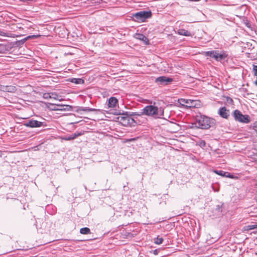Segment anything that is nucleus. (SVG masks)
<instances>
[{
    "label": "nucleus",
    "instance_id": "79ce46f5",
    "mask_svg": "<svg viewBox=\"0 0 257 257\" xmlns=\"http://www.w3.org/2000/svg\"><path fill=\"white\" fill-rule=\"evenodd\" d=\"M131 115H138L140 116L141 114L137 113V112L134 113V114H131Z\"/></svg>",
    "mask_w": 257,
    "mask_h": 257
},
{
    "label": "nucleus",
    "instance_id": "c03bdc74",
    "mask_svg": "<svg viewBox=\"0 0 257 257\" xmlns=\"http://www.w3.org/2000/svg\"><path fill=\"white\" fill-rule=\"evenodd\" d=\"M246 26L248 27H249V26H248V24H247Z\"/></svg>",
    "mask_w": 257,
    "mask_h": 257
},
{
    "label": "nucleus",
    "instance_id": "dca6fc26",
    "mask_svg": "<svg viewBox=\"0 0 257 257\" xmlns=\"http://www.w3.org/2000/svg\"><path fill=\"white\" fill-rule=\"evenodd\" d=\"M117 99L114 97H111L108 101V106L109 107H114L117 103Z\"/></svg>",
    "mask_w": 257,
    "mask_h": 257
},
{
    "label": "nucleus",
    "instance_id": "9d476101",
    "mask_svg": "<svg viewBox=\"0 0 257 257\" xmlns=\"http://www.w3.org/2000/svg\"><path fill=\"white\" fill-rule=\"evenodd\" d=\"M218 113L221 117L227 119L229 116V110L224 106L221 107L219 109Z\"/></svg>",
    "mask_w": 257,
    "mask_h": 257
},
{
    "label": "nucleus",
    "instance_id": "b1692460",
    "mask_svg": "<svg viewBox=\"0 0 257 257\" xmlns=\"http://www.w3.org/2000/svg\"><path fill=\"white\" fill-rule=\"evenodd\" d=\"M6 51V46L4 44H0V54H4Z\"/></svg>",
    "mask_w": 257,
    "mask_h": 257
},
{
    "label": "nucleus",
    "instance_id": "4be33fe9",
    "mask_svg": "<svg viewBox=\"0 0 257 257\" xmlns=\"http://www.w3.org/2000/svg\"><path fill=\"white\" fill-rule=\"evenodd\" d=\"M26 39L24 38L20 40L16 41V44L17 46H21L26 42Z\"/></svg>",
    "mask_w": 257,
    "mask_h": 257
},
{
    "label": "nucleus",
    "instance_id": "a878e982",
    "mask_svg": "<svg viewBox=\"0 0 257 257\" xmlns=\"http://www.w3.org/2000/svg\"><path fill=\"white\" fill-rule=\"evenodd\" d=\"M83 134L82 132H76L73 134L71 135L72 137L73 138V140L76 139L77 137L80 136Z\"/></svg>",
    "mask_w": 257,
    "mask_h": 257
},
{
    "label": "nucleus",
    "instance_id": "f8f14e48",
    "mask_svg": "<svg viewBox=\"0 0 257 257\" xmlns=\"http://www.w3.org/2000/svg\"><path fill=\"white\" fill-rule=\"evenodd\" d=\"M83 111L86 112H90V111H101V110L99 109L92 108H89L88 107H82L79 106L77 107L76 111L78 113H79L80 111Z\"/></svg>",
    "mask_w": 257,
    "mask_h": 257
},
{
    "label": "nucleus",
    "instance_id": "6e6552de",
    "mask_svg": "<svg viewBox=\"0 0 257 257\" xmlns=\"http://www.w3.org/2000/svg\"><path fill=\"white\" fill-rule=\"evenodd\" d=\"M178 102L183 106L187 107H193L195 106V101L190 99L180 98L178 99Z\"/></svg>",
    "mask_w": 257,
    "mask_h": 257
},
{
    "label": "nucleus",
    "instance_id": "f257e3e1",
    "mask_svg": "<svg viewBox=\"0 0 257 257\" xmlns=\"http://www.w3.org/2000/svg\"><path fill=\"white\" fill-rule=\"evenodd\" d=\"M196 126L202 129H208L215 124L216 121L214 118L200 114L195 116Z\"/></svg>",
    "mask_w": 257,
    "mask_h": 257
},
{
    "label": "nucleus",
    "instance_id": "f704fd0d",
    "mask_svg": "<svg viewBox=\"0 0 257 257\" xmlns=\"http://www.w3.org/2000/svg\"><path fill=\"white\" fill-rule=\"evenodd\" d=\"M253 128L257 132V121H255L253 123Z\"/></svg>",
    "mask_w": 257,
    "mask_h": 257
},
{
    "label": "nucleus",
    "instance_id": "a211bd4d",
    "mask_svg": "<svg viewBox=\"0 0 257 257\" xmlns=\"http://www.w3.org/2000/svg\"><path fill=\"white\" fill-rule=\"evenodd\" d=\"M71 82L74 83L75 84H83L84 83V80L81 78H72L71 81Z\"/></svg>",
    "mask_w": 257,
    "mask_h": 257
},
{
    "label": "nucleus",
    "instance_id": "20e7f679",
    "mask_svg": "<svg viewBox=\"0 0 257 257\" xmlns=\"http://www.w3.org/2000/svg\"><path fill=\"white\" fill-rule=\"evenodd\" d=\"M232 115L235 121L239 122L247 123L250 122V118L248 115H243L238 109L233 111Z\"/></svg>",
    "mask_w": 257,
    "mask_h": 257
},
{
    "label": "nucleus",
    "instance_id": "ea45409f",
    "mask_svg": "<svg viewBox=\"0 0 257 257\" xmlns=\"http://www.w3.org/2000/svg\"><path fill=\"white\" fill-rule=\"evenodd\" d=\"M25 39L27 41L28 40H29L30 39H33V37H32V35H30V36H28L25 37Z\"/></svg>",
    "mask_w": 257,
    "mask_h": 257
},
{
    "label": "nucleus",
    "instance_id": "473e14b6",
    "mask_svg": "<svg viewBox=\"0 0 257 257\" xmlns=\"http://www.w3.org/2000/svg\"><path fill=\"white\" fill-rule=\"evenodd\" d=\"M226 174H225V175H224L225 177H227V178H233V175L230 174L228 172H226Z\"/></svg>",
    "mask_w": 257,
    "mask_h": 257
},
{
    "label": "nucleus",
    "instance_id": "39448f33",
    "mask_svg": "<svg viewBox=\"0 0 257 257\" xmlns=\"http://www.w3.org/2000/svg\"><path fill=\"white\" fill-rule=\"evenodd\" d=\"M48 107L52 110L70 111L72 109V106L69 105L52 103H49Z\"/></svg>",
    "mask_w": 257,
    "mask_h": 257
},
{
    "label": "nucleus",
    "instance_id": "412c9836",
    "mask_svg": "<svg viewBox=\"0 0 257 257\" xmlns=\"http://www.w3.org/2000/svg\"><path fill=\"white\" fill-rule=\"evenodd\" d=\"M130 125L128 126H135V125L137 124L138 123L137 121V119L133 118L131 117L130 116Z\"/></svg>",
    "mask_w": 257,
    "mask_h": 257
},
{
    "label": "nucleus",
    "instance_id": "37998d69",
    "mask_svg": "<svg viewBox=\"0 0 257 257\" xmlns=\"http://www.w3.org/2000/svg\"><path fill=\"white\" fill-rule=\"evenodd\" d=\"M2 157V152L0 151V157Z\"/></svg>",
    "mask_w": 257,
    "mask_h": 257
},
{
    "label": "nucleus",
    "instance_id": "ddd939ff",
    "mask_svg": "<svg viewBox=\"0 0 257 257\" xmlns=\"http://www.w3.org/2000/svg\"><path fill=\"white\" fill-rule=\"evenodd\" d=\"M135 38L137 39L144 41L146 44H149V39L144 35L142 34L136 33L135 35Z\"/></svg>",
    "mask_w": 257,
    "mask_h": 257
},
{
    "label": "nucleus",
    "instance_id": "c85d7f7f",
    "mask_svg": "<svg viewBox=\"0 0 257 257\" xmlns=\"http://www.w3.org/2000/svg\"><path fill=\"white\" fill-rule=\"evenodd\" d=\"M250 158L253 162H257V154H253L250 156Z\"/></svg>",
    "mask_w": 257,
    "mask_h": 257
},
{
    "label": "nucleus",
    "instance_id": "423d86ee",
    "mask_svg": "<svg viewBox=\"0 0 257 257\" xmlns=\"http://www.w3.org/2000/svg\"><path fill=\"white\" fill-rule=\"evenodd\" d=\"M25 125L27 127H40L41 126H46V123L45 122L43 121H39L34 119L29 120L28 121L26 122L25 124Z\"/></svg>",
    "mask_w": 257,
    "mask_h": 257
},
{
    "label": "nucleus",
    "instance_id": "5701e85b",
    "mask_svg": "<svg viewBox=\"0 0 257 257\" xmlns=\"http://www.w3.org/2000/svg\"><path fill=\"white\" fill-rule=\"evenodd\" d=\"M245 230H250L257 228V224L248 225L245 226Z\"/></svg>",
    "mask_w": 257,
    "mask_h": 257
},
{
    "label": "nucleus",
    "instance_id": "58836bf2",
    "mask_svg": "<svg viewBox=\"0 0 257 257\" xmlns=\"http://www.w3.org/2000/svg\"><path fill=\"white\" fill-rule=\"evenodd\" d=\"M40 36V35H32V37H33V38H39Z\"/></svg>",
    "mask_w": 257,
    "mask_h": 257
},
{
    "label": "nucleus",
    "instance_id": "0eeeda50",
    "mask_svg": "<svg viewBox=\"0 0 257 257\" xmlns=\"http://www.w3.org/2000/svg\"><path fill=\"white\" fill-rule=\"evenodd\" d=\"M155 81L160 85H167L173 81V79L166 76H160L156 79Z\"/></svg>",
    "mask_w": 257,
    "mask_h": 257
},
{
    "label": "nucleus",
    "instance_id": "aec40b11",
    "mask_svg": "<svg viewBox=\"0 0 257 257\" xmlns=\"http://www.w3.org/2000/svg\"><path fill=\"white\" fill-rule=\"evenodd\" d=\"M154 242L157 244H161L163 243L164 239L163 237L158 235L157 237L154 238Z\"/></svg>",
    "mask_w": 257,
    "mask_h": 257
},
{
    "label": "nucleus",
    "instance_id": "6ab92c4d",
    "mask_svg": "<svg viewBox=\"0 0 257 257\" xmlns=\"http://www.w3.org/2000/svg\"><path fill=\"white\" fill-rule=\"evenodd\" d=\"M80 233L82 234H88L91 233V232L89 228L85 227L80 229Z\"/></svg>",
    "mask_w": 257,
    "mask_h": 257
},
{
    "label": "nucleus",
    "instance_id": "393cba45",
    "mask_svg": "<svg viewBox=\"0 0 257 257\" xmlns=\"http://www.w3.org/2000/svg\"><path fill=\"white\" fill-rule=\"evenodd\" d=\"M60 96L56 92H52L51 93V98H53L54 99H58L61 101V99H59V97Z\"/></svg>",
    "mask_w": 257,
    "mask_h": 257
},
{
    "label": "nucleus",
    "instance_id": "72a5a7b5",
    "mask_svg": "<svg viewBox=\"0 0 257 257\" xmlns=\"http://www.w3.org/2000/svg\"><path fill=\"white\" fill-rule=\"evenodd\" d=\"M137 139H138V138H133L129 139L126 140V142H130L135 141L137 140Z\"/></svg>",
    "mask_w": 257,
    "mask_h": 257
},
{
    "label": "nucleus",
    "instance_id": "7ed1b4c3",
    "mask_svg": "<svg viewBox=\"0 0 257 257\" xmlns=\"http://www.w3.org/2000/svg\"><path fill=\"white\" fill-rule=\"evenodd\" d=\"M152 13L149 11H140L133 15V18L136 22H144L146 19L151 18Z\"/></svg>",
    "mask_w": 257,
    "mask_h": 257
},
{
    "label": "nucleus",
    "instance_id": "a19ab883",
    "mask_svg": "<svg viewBox=\"0 0 257 257\" xmlns=\"http://www.w3.org/2000/svg\"><path fill=\"white\" fill-rule=\"evenodd\" d=\"M5 33L0 29V36H5Z\"/></svg>",
    "mask_w": 257,
    "mask_h": 257
},
{
    "label": "nucleus",
    "instance_id": "f03ea898",
    "mask_svg": "<svg viewBox=\"0 0 257 257\" xmlns=\"http://www.w3.org/2000/svg\"><path fill=\"white\" fill-rule=\"evenodd\" d=\"M141 114H145L149 116H152L155 118H161L164 115V109L162 107L159 108L153 105H147L142 110Z\"/></svg>",
    "mask_w": 257,
    "mask_h": 257
},
{
    "label": "nucleus",
    "instance_id": "7c9ffc66",
    "mask_svg": "<svg viewBox=\"0 0 257 257\" xmlns=\"http://www.w3.org/2000/svg\"><path fill=\"white\" fill-rule=\"evenodd\" d=\"M253 71L254 72V74L256 76V80L255 84L257 85V65H253Z\"/></svg>",
    "mask_w": 257,
    "mask_h": 257
},
{
    "label": "nucleus",
    "instance_id": "bb28decb",
    "mask_svg": "<svg viewBox=\"0 0 257 257\" xmlns=\"http://www.w3.org/2000/svg\"><path fill=\"white\" fill-rule=\"evenodd\" d=\"M214 172L217 175L224 176L225 174H226V173L222 170H214Z\"/></svg>",
    "mask_w": 257,
    "mask_h": 257
},
{
    "label": "nucleus",
    "instance_id": "9b49d317",
    "mask_svg": "<svg viewBox=\"0 0 257 257\" xmlns=\"http://www.w3.org/2000/svg\"><path fill=\"white\" fill-rule=\"evenodd\" d=\"M218 50H212L210 51L205 52L204 55L206 57H210L214 58L216 61L218 60Z\"/></svg>",
    "mask_w": 257,
    "mask_h": 257
},
{
    "label": "nucleus",
    "instance_id": "c756f323",
    "mask_svg": "<svg viewBox=\"0 0 257 257\" xmlns=\"http://www.w3.org/2000/svg\"><path fill=\"white\" fill-rule=\"evenodd\" d=\"M43 97L45 99L51 98V93L46 92L43 94Z\"/></svg>",
    "mask_w": 257,
    "mask_h": 257
},
{
    "label": "nucleus",
    "instance_id": "2f4dec72",
    "mask_svg": "<svg viewBox=\"0 0 257 257\" xmlns=\"http://www.w3.org/2000/svg\"><path fill=\"white\" fill-rule=\"evenodd\" d=\"M215 210L218 212H221L222 211V205H217L216 206Z\"/></svg>",
    "mask_w": 257,
    "mask_h": 257
},
{
    "label": "nucleus",
    "instance_id": "cd10ccee",
    "mask_svg": "<svg viewBox=\"0 0 257 257\" xmlns=\"http://www.w3.org/2000/svg\"><path fill=\"white\" fill-rule=\"evenodd\" d=\"M62 139L65 141H71L73 140V138L72 137L71 135H70L64 137L63 138H62Z\"/></svg>",
    "mask_w": 257,
    "mask_h": 257
},
{
    "label": "nucleus",
    "instance_id": "1a4fd4ad",
    "mask_svg": "<svg viewBox=\"0 0 257 257\" xmlns=\"http://www.w3.org/2000/svg\"><path fill=\"white\" fill-rule=\"evenodd\" d=\"M127 112H125V113H122V114L126 115L125 116H120L117 117L119 122L123 126H127L130 125V116L127 114Z\"/></svg>",
    "mask_w": 257,
    "mask_h": 257
},
{
    "label": "nucleus",
    "instance_id": "f3484780",
    "mask_svg": "<svg viewBox=\"0 0 257 257\" xmlns=\"http://www.w3.org/2000/svg\"><path fill=\"white\" fill-rule=\"evenodd\" d=\"M178 34L180 35L184 36H191V33L188 30L180 29L178 30Z\"/></svg>",
    "mask_w": 257,
    "mask_h": 257
},
{
    "label": "nucleus",
    "instance_id": "e433bc0d",
    "mask_svg": "<svg viewBox=\"0 0 257 257\" xmlns=\"http://www.w3.org/2000/svg\"><path fill=\"white\" fill-rule=\"evenodd\" d=\"M226 100L228 103H231L233 102V100L229 97H227Z\"/></svg>",
    "mask_w": 257,
    "mask_h": 257
},
{
    "label": "nucleus",
    "instance_id": "c9c22d12",
    "mask_svg": "<svg viewBox=\"0 0 257 257\" xmlns=\"http://www.w3.org/2000/svg\"><path fill=\"white\" fill-rule=\"evenodd\" d=\"M206 145L205 142L203 140L201 141L200 143V146L205 147Z\"/></svg>",
    "mask_w": 257,
    "mask_h": 257
},
{
    "label": "nucleus",
    "instance_id": "4c0bfd02",
    "mask_svg": "<svg viewBox=\"0 0 257 257\" xmlns=\"http://www.w3.org/2000/svg\"><path fill=\"white\" fill-rule=\"evenodd\" d=\"M159 252V250L158 249H156L153 250V253L155 255H157Z\"/></svg>",
    "mask_w": 257,
    "mask_h": 257
},
{
    "label": "nucleus",
    "instance_id": "2eb2a0df",
    "mask_svg": "<svg viewBox=\"0 0 257 257\" xmlns=\"http://www.w3.org/2000/svg\"><path fill=\"white\" fill-rule=\"evenodd\" d=\"M218 56L217 61H221L222 60L225 59V58H226L228 57V54L226 52H225L224 51H219L218 50Z\"/></svg>",
    "mask_w": 257,
    "mask_h": 257
},
{
    "label": "nucleus",
    "instance_id": "4468645a",
    "mask_svg": "<svg viewBox=\"0 0 257 257\" xmlns=\"http://www.w3.org/2000/svg\"><path fill=\"white\" fill-rule=\"evenodd\" d=\"M2 90L5 92L11 93H15L17 91V88L14 86H4L2 87Z\"/></svg>",
    "mask_w": 257,
    "mask_h": 257
}]
</instances>
